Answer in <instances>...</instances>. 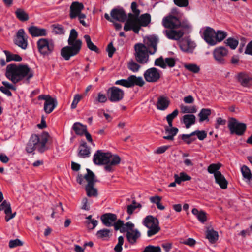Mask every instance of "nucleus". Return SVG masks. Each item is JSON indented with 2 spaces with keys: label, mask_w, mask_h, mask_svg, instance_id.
I'll return each instance as SVG.
<instances>
[{
  "label": "nucleus",
  "mask_w": 252,
  "mask_h": 252,
  "mask_svg": "<svg viewBox=\"0 0 252 252\" xmlns=\"http://www.w3.org/2000/svg\"><path fill=\"white\" fill-rule=\"evenodd\" d=\"M140 65L132 60L129 62L127 64L128 68L133 72H137L140 68Z\"/></svg>",
  "instance_id": "nucleus-54"
},
{
  "label": "nucleus",
  "mask_w": 252,
  "mask_h": 252,
  "mask_svg": "<svg viewBox=\"0 0 252 252\" xmlns=\"http://www.w3.org/2000/svg\"><path fill=\"white\" fill-rule=\"evenodd\" d=\"M163 33L169 39L178 40L183 36L184 32L183 30H176L171 29L164 30Z\"/></svg>",
  "instance_id": "nucleus-19"
},
{
  "label": "nucleus",
  "mask_w": 252,
  "mask_h": 252,
  "mask_svg": "<svg viewBox=\"0 0 252 252\" xmlns=\"http://www.w3.org/2000/svg\"><path fill=\"white\" fill-rule=\"evenodd\" d=\"M5 75L13 84H16L24 79L29 83L34 73L27 65L10 64L6 66Z\"/></svg>",
  "instance_id": "nucleus-1"
},
{
  "label": "nucleus",
  "mask_w": 252,
  "mask_h": 252,
  "mask_svg": "<svg viewBox=\"0 0 252 252\" xmlns=\"http://www.w3.org/2000/svg\"><path fill=\"white\" fill-rule=\"evenodd\" d=\"M145 80L148 82L155 83L160 78L159 70L155 67H152L146 70L143 74Z\"/></svg>",
  "instance_id": "nucleus-15"
},
{
  "label": "nucleus",
  "mask_w": 252,
  "mask_h": 252,
  "mask_svg": "<svg viewBox=\"0 0 252 252\" xmlns=\"http://www.w3.org/2000/svg\"><path fill=\"white\" fill-rule=\"evenodd\" d=\"M128 78L129 88L134 86L142 87L145 83L142 77L140 76L137 77L135 75H132Z\"/></svg>",
  "instance_id": "nucleus-29"
},
{
  "label": "nucleus",
  "mask_w": 252,
  "mask_h": 252,
  "mask_svg": "<svg viewBox=\"0 0 252 252\" xmlns=\"http://www.w3.org/2000/svg\"><path fill=\"white\" fill-rule=\"evenodd\" d=\"M39 100H44V110L47 114L51 113L57 105L56 99L49 95H40L38 97Z\"/></svg>",
  "instance_id": "nucleus-12"
},
{
  "label": "nucleus",
  "mask_w": 252,
  "mask_h": 252,
  "mask_svg": "<svg viewBox=\"0 0 252 252\" xmlns=\"http://www.w3.org/2000/svg\"><path fill=\"white\" fill-rule=\"evenodd\" d=\"M206 237L210 243L213 244L218 240L219 235L218 232L213 229L208 230L206 232Z\"/></svg>",
  "instance_id": "nucleus-37"
},
{
  "label": "nucleus",
  "mask_w": 252,
  "mask_h": 252,
  "mask_svg": "<svg viewBox=\"0 0 252 252\" xmlns=\"http://www.w3.org/2000/svg\"><path fill=\"white\" fill-rule=\"evenodd\" d=\"M110 231L107 229H103L98 231L96 235L98 238L103 239L106 237H108Z\"/></svg>",
  "instance_id": "nucleus-55"
},
{
  "label": "nucleus",
  "mask_w": 252,
  "mask_h": 252,
  "mask_svg": "<svg viewBox=\"0 0 252 252\" xmlns=\"http://www.w3.org/2000/svg\"><path fill=\"white\" fill-rule=\"evenodd\" d=\"M48 135H43L39 137L36 134H32L27 144L26 152L32 153L35 149H37L40 153L44 152L47 149L46 144L48 140Z\"/></svg>",
  "instance_id": "nucleus-4"
},
{
  "label": "nucleus",
  "mask_w": 252,
  "mask_h": 252,
  "mask_svg": "<svg viewBox=\"0 0 252 252\" xmlns=\"http://www.w3.org/2000/svg\"><path fill=\"white\" fill-rule=\"evenodd\" d=\"M166 66H168L170 67H173L175 65L176 61L173 58H166L164 60Z\"/></svg>",
  "instance_id": "nucleus-62"
},
{
  "label": "nucleus",
  "mask_w": 252,
  "mask_h": 252,
  "mask_svg": "<svg viewBox=\"0 0 252 252\" xmlns=\"http://www.w3.org/2000/svg\"><path fill=\"white\" fill-rule=\"evenodd\" d=\"M110 15L113 20L121 22H124L127 19V15L123 8H114L111 11Z\"/></svg>",
  "instance_id": "nucleus-20"
},
{
  "label": "nucleus",
  "mask_w": 252,
  "mask_h": 252,
  "mask_svg": "<svg viewBox=\"0 0 252 252\" xmlns=\"http://www.w3.org/2000/svg\"><path fill=\"white\" fill-rule=\"evenodd\" d=\"M184 67L188 70L194 73H198L200 70L199 66L195 64L190 63L185 64Z\"/></svg>",
  "instance_id": "nucleus-53"
},
{
  "label": "nucleus",
  "mask_w": 252,
  "mask_h": 252,
  "mask_svg": "<svg viewBox=\"0 0 252 252\" xmlns=\"http://www.w3.org/2000/svg\"><path fill=\"white\" fill-rule=\"evenodd\" d=\"M181 138L182 140L188 145L190 144L196 139L194 135L192 134V132L189 134H183L181 136Z\"/></svg>",
  "instance_id": "nucleus-48"
},
{
  "label": "nucleus",
  "mask_w": 252,
  "mask_h": 252,
  "mask_svg": "<svg viewBox=\"0 0 252 252\" xmlns=\"http://www.w3.org/2000/svg\"><path fill=\"white\" fill-rule=\"evenodd\" d=\"M225 43L231 49L234 50L237 48L239 42L237 39L232 37H229L226 40Z\"/></svg>",
  "instance_id": "nucleus-49"
},
{
  "label": "nucleus",
  "mask_w": 252,
  "mask_h": 252,
  "mask_svg": "<svg viewBox=\"0 0 252 252\" xmlns=\"http://www.w3.org/2000/svg\"><path fill=\"white\" fill-rule=\"evenodd\" d=\"M163 26L169 29H176L180 27L189 29L190 26L188 24H181V21L177 17L169 15L164 18L162 20Z\"/></svg>",
  "instance_id": "nucleus-9"
},
{
  "label": "nucleus",
  "mask_w": 252,
  "mask_h": 252,
  "mask_svg": "<svg viewBox=\"0 0 252 252\" xmlns=\"http://www.w3.org/2000/svg\"><path fill=\"white\" fill-rule=\"evenodd\" d=\"M174 178L177 184H180L183 181H189L191 178L185 172H181L179 175L174 174Z\"/></svg>",
  "instance_id": "nucleus-41"
},
{
  "label": "nucleus",
  "mask_w": 252,
  "mask_h": 252,
  "mask_svg": "<svg viewBox=\"0 0 252 252\" xmlns=\"http://www.w3.org/2000/svg\"><path fill=\"white\" fill-rule=\"evenodd\" d=\"M215 34L216 32L213 28L206 27L203 33L204 39L210 45H215L217 43L215 39Z\"/></svg>",
  "instance_id": "nucleus-17"
},
{
  "label": "nucleus",
  "mask_w": 252,
  "mask_h": 252,
  "mask_svg": "<svg viewBox=\"0 0 252 252\" xmlns=\"http://www.w3.org/2000/svg\"><path fill=\"white\" fill-rule=\"evenodd\" d=\"M121 161L120 157L111 153L102 152L97 150L93 158V162L96 165H105L104 169L109 172L114 171L113 167L118 165Z\"/></svg>",
  "instance_id": "nucleus-2"
},
{
  "label": "nucleus",
  "mask_w": 252,
  "mask_h": 252,
  "mask_svg": "<svg viewBox=\"0 0 252 252\" xmlns=\"http://www.w3.org/2000/svg\"><path fill=\"white\" fill-rule=\"evenodd\" d=\"M137 4L136 2H132L131 4V9L132 11L133 12L134 16H139L140 11L139 9L137 8Z\"/></svg>",
  "instance_id": "nucleus-64"
},
{
  "label": "nucleus",
  "mask_w": 252,
  "mask_h": 252,
  "mask_svg": "<svg viewBox=\"0 0 252 252\" xmlns=\"http://www.w3.org/2000/svg\"><path fill=\"white\" fill-rule=\"evenodd\" d=\"M236 78L243 87L250 88L252 86V78L245 73H239L237 74Z\"/></svg>",
  "instance_id": "nucleus-22"
},
{
  "label": "nucleus",
  "mask_w": 252,
  "mask_h": 252,
  "mask_svg": "<svg viewBox=\"0 0 252 252\" xmlns=\"http://www.w3.org/2000/svg\"><path fill=\"white\" fill-rule=\"evenodd\" d=\"M87 173L84 176V178L88 182L87 185H94L97 181L95 178L94 174L89 169H87Z\"/></svg>",
  "instance_id": "nucleus-39"
},
{
  "label": "nucleus",
  "mask_w": 252,
  "mask_h": 252,
  "mask_svg": "<svg viewBox=\"0 0 252 252\" xmlns=\"http://www.w3.org/2000/svg\"><path fill=\"white\" fill-rule=\"evenodd\" d=\"M211 114V109L209 108H203L201 110L198 116L199 118V122H202L205 120L209 121V116Z\"/></svg>",
  "instance_id": "nucleus-38"
},
{
  "label": "nucleus",
  "mask_w": 252,
  "mask_h": 252,
  "mask_svg": "<svg viewBox=\"0 0 252 252\" xmlns=\"http://www.w3.org/2000/svg\"><path fill=\"white\" fill-rule=\"evenodd\" d=\"M192 134L196 136L199 140H203L207 137V134L204 130H197L192 132Z\"/></svg>",
  "instance_id": "nucleus-56"
},
{
  "label": "nucleus",
  "mask_w": 252,
  "mask_h": 252,
  "mask_svg": "<svg viewBox=\"0 0 252 252\" xmlns=\"http://www.w3.org/2000/svg\"><path fill=\"white\" fill-rule=\"evenodd\" d=\"M180 108L182 113H195L197 112V109L195 105L188 106V105H181Z\"/></svg>",
  "instance_id": "nucleus-44"
},
{
  "label": "nucleus",
  "mask_w": 252,
  "mask_h": 252,
  "mask_svg": "<svg viewBox=\"0 0 252 252\" xmlns=\"http://www.w3.org/2000/svg\"><path fill=\"white\" fill-rule=\"evenodd\" d=\"M2 84L3 86L0 87V91L7 96H11L12 94L10 90L15 91L16 87L7 81H2Z\"/></svg>",
  "instance_id": "nucleus-30"
},
{
  "label": "nucleus",
  "mask_w": 252,
  "mask_h": 252,
  "mask_svg": "<svg viewBox=\"0 0 252 252\" xmlns=\"http://www.w3.org/2000/svg\"><path fill=\"white\" fill-rule=\"evenodd\" d=\"M81 98V96L79 94H76L74 95L73 100L71 105L72 109H75L77 107V105L80 101Z\"/></svg>",
  "instance_id": "nucleus-63"
},
{
  "label": "nucleus",
  "mask_w": 252,
  "mask_h": 252,
  "mask_svg": "<svg viewBox=\"0 0 252 252\" xmlns=\"http://www.w3.org/2000/svg\"><path fill=\"white\" fill-rule=\"evenodd\" d=\"M94 185H86L85 189L87 195L89 196H96L97 195V190L94 188Z\"/></svg>",
  "instance_id": "nucleus-50"
},
{
  "label": "nucleus",
  "mask_w": 252,
  "mask_h": 252,
  "mask_svg": "<svg viewBox=\"0 0 252 252\" xmlns=\"http://www.w3.org/2000/svg\"><path fill=\"white\" fill-rule=\"evenodd\" d=\"M140 233L137 229L128 231L126 234L128 241L132 244H134L136 242L137 239L140 237Z\"/></svg>",
  "instance_id": "nucleus-34"
},
{
  "label": "nucleus",
  "mask_w": 252,
  "mask_h": 252,
  "mask_svg": "<svg viewBox=\"0 0 252 252\" xmlns=\"http://www.w3.org/2000/svg\"><path fill=\"white\" fill-rule=\"evenodd\" d=\"M191 212L196 217L200 222L204 223L205 221H206V213L204 211L202 210L198 211L196 208H193L192 209Z\"/></svg>",
  "instance_id": "nucleus-36"
},
{
  "label": "nucleus",
  "mask_w": 252,
  "mask_h": 252,
  "mask_svg": "<svg viewBox=\"0 0 252 252\" xmlns=\"http://www.w3.org/2000/svg\"><path fill=\"white\" fill-rule=\"evenodd\" d=\"M90 154V148L87 146L86 142L82 141L78 148V156L81 158H86L89 157Z\"/></svg>",
  "instance_id": "nucleus-26"
},
{
  "label": "nucleus",
  "mask_w": 252,
  "mask_h": 252,
  "mask_svg": "<svg viewBox=\"0 0 252 252\" xmlns=\"http://www.w3.org/2000/svg\"><path fill=\"white\" fill-rule=\"evenodd\" d=\"M148 228L147 236L149 237L157 234L160 230L158 219L152 215L146 216L142 222Z\"/></svg>",
  "instance_id": "nucleus-5"
},
{
  "label": "nucleus",
  "mask_w": 252,
  "mask_h": 252,
  "mask_svg": "<svg viewBox=\"0 0 252 252\" xmlns=\"http://www.w3.org/2000/svg\"><path fill=\"white\" fill-rule=\"evenodd\" d=\"M165 132L168 134L167 136H164L163 139L167 140L173 141L174 139V136L177 135L179 131V129L173 126L170 127L169 126H166L164 127Z\"/></svg>",
  "instance_id": "nucleus-28"
},
{
  "label": "nucleus",
  "mask_w": 252,
  "mask_h": 252,
  "mask_svg": "<svg viewBox=\"0 0 252 252\" xmlns=\"http://www.w3.org/2000/svg\"><path fill=\"white\" fill-rule=\"evenodd\" d=\"M193 42L190 39H183L180 42L179 46L181 49L185 52H190L194 47Z\"/></svg>",
  "instance_id": "nucleus-31"
},
{
  "label": "nucleus",
  "mask_w": 252,
  "mask_h": 252,
  "mask_svg": "<svg viewBox=\"0 0 252 252\" xmlns=\"http://www.w3.org/2000/svg\"><path fill=\"white\" fill-rule=\"evenodd\" d=\"M228 50L222 46L216 48L213 52L215 59L218 63L224 64L225 63L224 57L228 54Z\"/></svg>",
  "instance_id": "nucleus-16"
},
{
  "label": "nucleus",
  "mask_w": 252,
  "mask_h": 252,
  "mask_svg": "<svg viewBox=\"0 0 252 252\" xmlns=\"http://www.w3.org/2000/svg\"><path fill=\"white\" fill-rule=\"evenodd\" d=\"M134 227V224L131 222H127L125 224L124 223V227L120 230L121 232H125L128 231H131L134 230L133 228Z\"/></svg>",
  "instance_id": "nucleus-57"
},
{
  "label": "nucleus",
  "mask_w": 252,
  "mask_h": 252,
  "mask_svg": "<svg viewBox=\"0 0 252 252\" xmlns=\"http://www.w3.org/2000/svg\"><path fill=\"white\" fill-rule=\"evenodd\" d=\"M227 32L222 31H217L215 34V40L217 41L220 42L226 37Z\"/></svg>",
  "instance_id": "nucleus-52"
},
{
  "label": "nucleus",
  "mask_w": 252,
  "mask_h": 252,
  "mask_svg": "<svg viewBox=\"0 0 252 252\" xmlns=\"http://www.w3.org/2000/svg\"><path fill=\"white\" fill-rule=\"evenodd\" d=\"M23 245V242L18 239L11 240L9 242V247L10 248H13L17 246Z\"/></svg>",
  "instance_id": "nucleus-60"
},
{
  "label": "nucleus",
  "mask_w": 252,
  "mask_h": 252,
  "mask_svg": "<svg viewBox=\"0 0 252 252\" xmlns=\"http://www.w3.org/2000/svg\"><path fill=\"white\" fill-rule=\"evenodd\" d=\"M15 13L17 18L21 21H26L29 19L28 14L26 13L23 9L18 8L15 11Z\"/></svg>",
  "instance_id": "nucleus-40"
},
{
  "label": "nucleus",
  "mask_w": 252,
  "mask_h": 252,
  "mask_svg": "<svg viewBox=\"0 0 252 252\" xmlns=\"http://www.w3.org/2000/svg\"><path fill=\"white\" fill-rule=\"evenodd\" d=\"M151 21V15L149 13L142 14L138 17L130 13L125 24L124 30L125 31L132 30L135 33L138 34L141 27L147 26Z\"/></svg>",
  "instance_id": "nucleus-3"
},
{
  "label": "nucleus",
  "mask_w": 252,
  "mask_h": 252,
  "mask_svg": "<svg viewBox=\"0 0 252 252\" xmlns=\"http://www.w3.org/2000/svg\"><path fill=\"white\" fill-rule=\"evenodd\" d=\"M28 31L32 37L45 36L47 34L46 29L40 28L35 26L29 27Z\"/></svg>",
  "instance_id": "nucleus-24"
},
{
  "label": "nucleus",
  "mask_w": 252,
  "mask_h": 252,
  "mask_svg": "<svg viewBox=\"0 0 252 252\" xmlns=\"http://www.w3.org/2000/svg\"><path fill=\"white\" fill-rule=\"evenodd\" d=\"M117 219V215L111 213H105L101 216V220L103 224L107 227L113 226V223Z\"/></svg>",
  "instance_id": "nucleus-23"
},
{
  "label": "nucleus",
  "mask_w": 252,
  "mask_h": 252,
  "mask_svg": "<svg viewBox=\"0 0 252 252\" xmlns=\"http://www.w3.org/2000/svg\"><path fill=\"white\" fill-rule=\"evenodd\" d=\"M4 53L6 57V62H9L11 61H14L16 62H20L22 61V58L18 54H14L11 53L9 51L7 50H4Z\"/></svg>",
  "instance_id": "nucleus-42"
},
{
  "label": "nucleus",
  "mask_w": 252,
  "mask_h": 252,
  "mask_svg": "<svg viewBox=\"0 0 252 252\" xmlns=\"http://www.w3.org/2000/svg\"><path fill=\"white\" fill-rule=\"evenodd\" d=\"M241 171L244 178L249 181H252V174L248 166L246 165L242 166L241 168Z\"/></svg>",
  "instance_id": "nucleus-46"
},
{
  "label": "nucleus",
  "mask_w": 252,
  "mask_h": 252,
  "mask_svg": "<svg viewBox=\"0 0 252 252\" xmlns=\"http://www.w3.org/2000/svg\"><path fill=\"white\" fill-rule=\"evenodd\" d=\"M182 122L185 125L186 128H189L196 122V117L191 114H185L183 116Z\"/></svg>",
  "instance_id": "nucleus-32"
},
{
  "label": "nucleus",
  "mask_w": 252,
  "mask_h": 252,
  "mask_svg": "<svg viewBox=\"0 0 252 252\" xmlns=\"http://www.w3.org/2000/svg\"><path fill=\"white\" fill-rule=\"evenodd\" d=\"M107 99L108 98L105 94L99 92L97 94V96L94 99V103L95 104H97L98 103H104L107 101Z\"/></svg>",
  "instance_id": "nucleus-51"
},
{
  "label": "nucleus",
  "mask_w": 252,
  "mask_h": 252,
  "mask_svg": "<svg viewBox=\"0 0 252 252\" xmlns=\"http://www.w3.org/2000/svg\"><path fill=\"white\" fill-rule=\"evenodd\" d=\"M14 42L23 49H26L27 48L28 36L23 29H20L17 31Z\"/></svg>",
  "instance_id": "nucleus-14"
},
{
  "label": "nucleus",
  "mask_w": 252,
  "mask_h": 252,
  "mask_svg": "<svg viewBox=\"0 0 252 252\" xmlns=\"http://www.w3.org/2000/svg\"><path fill=\"white\" fill-rule=\"evenodd\" d=\"M222 164L220 163L211 164L208 167V172L210 174H214V176H215L216 174L221 173L219 170Z\"/></svg>",
  "instance_id": "nucleus-45"
},
{
  "label": "nucleus",
  "mask_w": 252,
  "mask_h": 252,
  "mask_svg": "<svg viewBox=\"0 0 252 252\" xmlns=\"http://www.w3.org/2000/svg\"><path fill=\"white\" fill-rule=\"evenodd\" d=\"M175 5L180 7H187L189 4V0H174Z\"/></svg>",
  "instance_id": "nucleus-61"
},
{
  "label": "nucleus",
  "mask_w": 252,
  "mask_h": 252,
  "mask_svg": "<svg viewBox=\"0 0 252 252\" xmlns=\"http://www.w3.org/2000/svg\"><path fill=\"white\" fill-rule=\"evenodd\" d=\"M37 47L41 55L47 56L51 55L54 51L55 45L52 40L40 38L37 42Z\"/></svg>",
  "instance_id": "nucleus-6"
},
{
  "label": "nucleus",
  "mask_w": 252,
  "mask_h": 252,
  "mask_svg": "<svg viewBox=\"0 0 252 252\" xmlns=\"http://www.w3.org/2000/svg\"><path fill=\"white\" fill-rule=\"evenodd\" d=\"M78 36V34L76 30L74 29H71L70 30L69 36L67 40L68 45L77 44V46L82 47V42L81 40L77 39Z\"/></svg>",
  "instance_id": "nucleus-27"
},
{
  "label": "nucleus",
  "mask_w": 252,
  "mask_h": 252,
  "mask_svg": "<svg viewBox=\"0 0 252 252\" xmlns=\"http://www.w3.org/2000/svg\"><path fill=\"white\" fill-rule=\"evenodd\" d=\"M81 46L77 45H68L61 50V56L66 61L70 60V58L79 54L81 49Z\"/></svg>",
  "instance_id": "nucleus-10"
},
{
  "label": "nucleus",
  "mask_w": 252,
  "mask_h": 252,
  "mask_svg": "<svg viewBox=\"0 0 252 252\" xmlns=\"http://www.w3.org/2000/svg\"><path fill=\"white\" fill-rule=\"evenodd\" d=\"M154 64L156 66H158L162 68L165 69L166 67V63L162 56L155 60Z\"/></svg>",
  "instance_id": "nucleus-58"
},
{
  "label": "nucleus",
  "mask_w": 252,
  "mask_h": 252,
  "mask_svg": "<svg viewBox=\"0 0 252 252\" xmlns=\"http://www.w3.org/2000/svg\"><path fill=\"white\" fill-rule=\"evenodd\" d=\"M170 103V100L167 97L160 96L158 99L156 107L158 109L164 111L168 108Z\"/></svg>",
  "instance_id": "nucleus-25"
},
{
  "label": "nucleus",
  "mask_w": 252,
  "mask_h": 252,
  "mask_svg": "<svg viewBox=\"0 0 252 252\" xmlns=\"http://www.w3.org/2000/svg\"><path fill=\"white\" fill-rule=\"evenodd\" d=\"M84 8V5L82 3L78 1H74L72 2L70 6V18L73 19L77 17V15L81 13V11Z\"/></svg>",
  "instance_id": "nucleus-18"
},
{
  "label": "nucleus",
  "mask_w": 252,
  "mask_h": 252,
  "mask_svg": "<svg viewBox=\"0 0 252 252\" xmlns=\"http://www.w3.org/2000/svg\"><path fill=\"white\" fill-rule=\"evenodd\" d=\"M123 244L124 238L122 236H120L118 237V242L114 248V251L116 252H121L122 251V245Z\"/></svg>",
  "instance_id": "nucleus-59"
},
{
  "label": "nucleus",
  "mask_w": 252,
  "mask_h": 252,
  "mask_svg": "<svg viewBox=\"0 0 252 252\" xmlns=\"http://www.w3.org/2000/svg\"><path fill=\"white\" fill-rule=\"evenodd\" d=\"M178 114L179 110L176 109L171 113L166 116V119L168 123V126H169L170 127H172L173 126V120L177 117Z\"/></svg>",
  "instance_id": "nucleus-47"
},
{
  "label": "nucleus",
  "mask_w": 252,
  "mask_h": 252,
  "mask_svg": "<svg viewBox=\"0 0 252 252\" xmlns=\"http://www.w3.org/2000/svg\"><path fill=\"white\" fill-rule=\"evenodd\" d=\"M84 38L86 40L87 47L91 51L99 52V49L91 41L90 36L89 35H85Z\"/></svg>",
  "instance_id": "nucleus-43"
},
{
  "label": "nucleus",
  "mask_w": 252,
  "mask_h": 252,
  "mask_svg": "<svg viewBox=\"0 0 252 252\" xmlns=\"http://www.w3.org/2000/svg\"><path fill=\"white\" fill-rule=\"evenodd\" d=\"M109 100L112 102H119L122 100L124 96V92L118 87L113 86L107 91Z\"/></svg>",
  "instance_id": "nucleus-11"
},
{
  "label": "nucleus",
  "mask_w": 252,
  "mask_h": 252,
  "mask_svg": "<svg viewBox=\"0 0 252 252\" xmlns=\"http://www.w3.org/2000/svg\"><path fill=\"white\" fill-rule=\"evenodd\" d=\"M135 58L140 64H145L149 61V51L143 44L139 43L134 45Z\"/></svg>",
  "instance_id": "nucleus-7"
},
{
  "label": "nucleus",
  "mask_w": 252,
  "mask_h": 252,
  "mask_svg": "<svg viewBox=\"0 0 252 252\" xmlns=\"http://www.w3.org/2000/svg\"><path fill=\"white\" fill-rule=\"evenodd\" d=\"M159 42L158 37L155 35H150L144 38V45L148 50L149 54L153 55L157 51V45Z\"/></svg>",
  "instance_id": "nucleus-13"
},
{
  "label": "nucleus",
  "mask_w": 252,
  "mask_h": 252,
  "mask_svg": "<svg viewBox=\"0 0 252 252\" xmlns=\"http://www.w3.org/2000/svg\"><path fill=\"white\" fill-rule=\"evenodd\" d=\"M72 129L77 135H83L86 132L87 126L79 122L75 123L72 126Z\"/></svg>",
  "instance_id": "nucleus-35"
},
{
  "label": "nucleus",
  "mask_w": 252,
  "mask_h": 252,
  "mask_svg": "<svg viewBox=\"0 0 252 252\" xmlns=\"http://www.w3.org/2000/svg\"><path fill=\"white\" fill-rule=\"evenodd\" d=\"M214 177L216 183L219 185L221 189H224L227 188L228 182L221 173L216 174Z\"/></svg>",
  "instance_id": "nucleus-33"
},
{
  "label": "nucleus",
  "mask_w": 252,
  "mask_h": 252,
  "mask_svg": "<svg viewBox=\"0 0 252 252\" xmlns=\"http://www.w3.org/2000/svg\"><path fill=\"white\" fill-rule=\"evenodd\" d=\"M0 210L3 211L6 214L5 219L6 222L13 218L16 214V212L12 213L10 204L6 200H4L0 205Z\"/></svg>",
  "instance_id": "nucleus-21"
},
{
  "label": "nucleus",
  "mask_w": 252,
  "mask_h": 252,
  "mask_svg": "<svg viewBox=\"0 0 252 252\" xmlns=\"http://www.w3.org/2000/svg\"><path fill=\"white\" fill-rule=\"evenodd\" d=\"M228 127L231 134L242 136L246 130L247 126L245 123L238 122L235 118H231L228 121Z\"/></svg>",
  "instance_id": "nucleus-8"
}]
</instances>
